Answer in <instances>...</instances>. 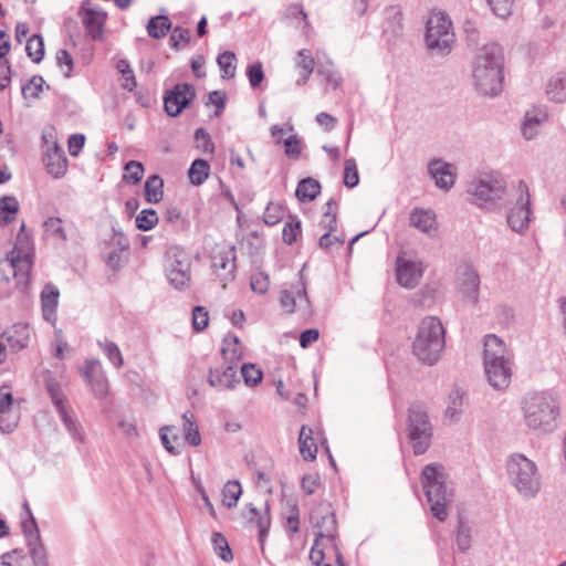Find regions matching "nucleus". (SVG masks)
I'll list each match as a JSON object with an SVG mask.
<instances>
[{
  "mask_svg": "<svg viewBox=\"0 0 566 566\" xmlns=\"http://www.w3.org/2000/svg\"><path fill=\"white\" fill-rule=\"evenodd\" d=\"M470 200L488 211L506 209L509 228L520 234L527 231L531 221V197L527 185L520 180L507 187L504 179L490 175L474 179L468 187Z\"/></svg>",
  "mask_w": 566,
  "mask_h": 566,
  "instance_id": "obj_1",
  "label": "nucleus"
},
{
  "mask_svg": "<svg viewBox=\"0 0 566 566\" xmlns=\"http://www.w3.org/2000/svg\"><path fill=\"white\" fill-rule=\"evenodd\" d=\"M475 90L485 96H497L503 87V52L499 44L484 45L472 67Z\"/></svg>",
  "mask_w": 566,
  "mask_h": 566,
  "instance_id": "obj_2",
  "label": "nucleus"
},
{
  "mask_svg": "<svg viewBox=\"0 0 566 566\" xmlns=\"http://www.w3.org/2000/svg\"><path fill=\"white\" fill-rule=\"evenodd\" d=\"M483 358L489 384L496 390L506 388L511 382L512 363L504 342L495 334L485 336Z\"/></svg>",
  "mask_w": 566,
  "mask_h": 566,
  "instance_id": "obj_3",
  "label": "nucleus"
},
{
  "mask_svg": "<svg viewBox=\"0 0 566 566\" xmlns=\"http://www.w3.org/2000/svg\"><path fill=\"white\" fill-rule=\"evenodd\" d=\"M453 490L448 485V473L441 463L427 464V503L439 522H444L453 503Z\"/></svg>",
  "mask_w": 566,
  "mask_h": 566,
  "instance_id": "obj_4",
  "label": "nucleus"
},
{
  "mask_svg": "<svg viewBox=\"0 0 566 566\" xmlns=\"http://www.w3.org/2000/svg\"><path fill=\"white\" fill-rule=\"evenodd\" d=\"M524 418L526 426L539 433L554 430L555 421L559 415V407L548 392H534L524 400Z\"/></svg>",
  "mask_w": 566,
  "mask_h": 566,
  "instance_id": "obj_5",
  "label": "nucleus"
},
{
  "mask_svg": "<svg viewBox=\"0 0 566 566\" xmlns=\"http://www.w3.org/2000/svg\"><path fill=\"white\" fill-rule=\"evenodd\" d=\"M454 42L451 19L443 11H432L427 19V60L449 55Z\"/></svg>",
  "mask_w": 566,
  "mask_h": 566,
  "instance_id": "obj_6",
  "label": "nucleus"
},
{
  "mask_svg": "<svg viewBox=\"0 0 566 566\" xmlns=\"http://www.w3.org/2000/svg\"><path fill=\"white\" fill-rule=\"evenodd\" d=\"M507 474L517 492L526 497H534L541 490V476L536 464L521 453H515L507 460Z\"/></svg>",
  "mask_w": 566,
  "mask_h": 566,
  "instance_id": "obj_7",
  "label": "nucleus"
},
{
  "mask_svg": "<svg viewBox=\"0 0 566 566\" xmlns=\"http://www.w3.org/2000/svg\"><path fill=\"white\" fill-rule=\"evenodd\" d=\"M25 224H21L20 232L17 235L14 248L7 255V265L9 272L15 282V286L20 292H24L28 287L31 269L33 265V254L29 252L30 239L24 233Z\"/></svg>",
  "mask_w": 566,
  "mask_h": 566,
  "instance_id": "obj_8",
  "label": "nucleus"
},
{
  "mask_svg": "<svg viewBox=\"0 0 566 566\" xmlns=\"http://www.w3.org/2000/svg\"><path fill=\"white\" fill-rule=\"evenodd\" d=\"M191 255L185 249L172 245L165 254V272L169 283L177 290L189 286L191 281Z\"/></svg>",
  "mask_w": 566,
  "mask_h": 566,
  "instance_id": "obj_9",
  "label": "nucleus"
},
{
  "mask_svg": "<svg viewBox=\"0 0 566 566\" xmlns=\"http://www.w3.org/2000/svg\"><path fill=\"white\" fill-rule=\"evenodd\" d=\"M221 353L226 360H230V364L224 369L209 368L208 370V384L218 388L219 390L232 389L239 379L237 378V361L241 358V353L233 347L223 346Z\"/></svg>",
  "mask_w": 566,
  "mask_h": 566,
  "instance_id": "obj_10",
  "label": "nucleus"
},
{
  "mask_svg": "<svg viewBox=\"0 0 566 566\" xmlns=\"http://www.w3.org/2000/svg\"><path fill=\"white\" fill-rule=\"evenodd\" d=\"M446 348V328L436 316H427V366L436 365Z\"/></svg>",
  "mask_w": 566,
  "mask_h": 566,
  "instance_id": "obj_11",
  "label": "nucleus"
},
{
  "mask_svg": "<svg viewBox=\"0 0 566 566\" xmlns=\"http://www.w3.org/2000/svg\"><path fill=\"white\" fill-rule=\"evenodd\" d=\"M196 97V90L192 84L178 83L164 95L166 113L176 117L187 108Z\"/></svg>",
  "mask_w": 566,
  "mask_h": 566,
  "instance_id": "obj_12",
  "label": "nucleus"
},
{
  "mask_svg": "<svg viewBox=\"0 0 566 566\" xmlns=\"http://www.w3.org/2000/svg\"><path fill=\"white\" fill-rule=\"evenodd\" d=\"M21 526L33 566H49L46 549L42 543L35 517L31 516V521H23Z\"/></svg>",
  "mask_w": 566,
  "mask_h": 566,
  "instance_id": "obj_13",
  "label": "nucleus"
},
{
  "mask_svg": "<svg viewBox=\"0 0 566 566\" xmlns=\"http://www.w3.org/2000/svg\"><path fill=\"white\" fill-rule=\"evenodd\" d=\"M457 283L459 292L467 302L473 305L479 303L481 280L472 264L465 263L459 266Z\"/></svg>",
  "mask_w": 566,
  "mask_h": 566,
  "instance_id": "obj_14",
  "label": "nucleus"
},
{
  "mask_svg": "<svg viewBox=\"0 0 566 566\" xmlns=\"http://www.w3.org/2000/svg\"><path fill=\"white\" fill-rule=\"evenodd\" d=\"M311 523L317 530V539H322L324 537L334 539L337 521L331 503L321 502L311 513Z\"/></svg>",
  "mask_w": 566,
  "mask_h": 566,
  "instance_id": "obj_15",
  "label": "nucleus"
},
{
  "mask_svg": "<svg viewBox=\"0 0 566 566\" xmlns=\"http://www.w3.org/2000/svg\"><path fill=\"white\" fill-rule=\"evenodd\" d=\"M80 373L90 385L95 398L102 399L107 395L108 380L98 359H86L84 366L80 367Z\"/></svg>",
  "mask_w": 566,
  "mask_h": 566,
  "instance_id": "obj_16",
  "label": "nucleus"
},
{
  "mask_svg": "<svg viewBox=\"0 0 566 566\" xmlns=\"http://www.w3.org/2000/svg\"><path fill=\"white\" fill-rule=\"evenodd\" d=\"M104 244L109 249L108 252H104L105 263L112 270H119L124 264L123 253L129 249L128 238L120 229L113 226L112 237L108 240H105Z\"/></svg>",
  "mask_w": 566,
  "mask_h": 566,
  "instance_id": "obj_17",
  "label": "nucleus"
},
{
  "mask_svg": "<svg viewBox=\"0 0 566 566\" xmlns=\"http://www.w3.org/2000/svg\"><path fill=\"white\" fill-rule=\"evenodd\" d=\"M427 172L433 179L436 187L443 191H449L457 180V167L442 159H430L427 163Z\"/></svg>",
  "mask_w": 566,
  "mask_h": 566,
  "instance_id": "obj_18",
  "label": "nucleus"
},
{
  "mask_svg": "<svg viewBox=\"0 0 566 566\" xmlns=\"http://www.w3.org/2000/svg\"><path fill=\"white\" fill-rule=\"evenodd\" d=\"M78 14L88 36L93 40L102 39L107 19L106 12L92 7L90 1H85L80 7Z\"/></svg>",
  "mask_w": 566,
  "mask_h": 566,
  "instance_id": "obj_19",
  "label": "nucleus"
},
{
  "mask_svg": "<svg viewBox=\"0 0 566 566\" xmlns=\"http://www.w3.org/2000/svg\"><path fill=\"white\" fill-rule=\"evenodd\" d=\"M424 410L420 403L409 408V440L416 455L424 454Z\"/></svg>",
  "mask_w": 566,
  "mask_h": 566,
  "instance_id": "obj_20",
  "label": "nucleus"
},
{
  "mask_svg": "<svg viewBox=\"0 0 566 566\" xmlns=\"http://www.w3.org/2000/svg\"><path fill=\"white\" fill-rule=\"evenodd\" d=\"M43 164L46 172L55 179L64 177L67 172V157L64 149L56 142L44 151Z\"/></svg>",
  "mask_w": 566,
  "mask_h": 566,
  "instance_id": "obj_21",
  "label": "nucleus"
},
{
  "mask_svg": "<svg viewBox=\"0 0 566 566\" xmlns=\"http://www.w3.org/2000/svg\"><path fill=\"white\" fill-rule=\"evenodd\" d=\"M421 261H412L403 255L397 258V281L406 289H413L422 276Z\"/></svg>",
  "mask_w": 566,
  "mask_h": 566,
  "instance_id": "obj_22",
  "label": "nucleus"
},
{
  "mask_svg": "<svg viewBox=\"0 0 566 566\" xmlns=\"http://www.w3.org/2000/svg\"><path fill=\"white\" fill-rule=\"evenodd\" d=\"M31 336L30 325L17 323L1 334L11 352L17 353L28 347Z\"/></svg>",
  "mask_w": 566,
  "mask_h": 566,
  "instance_id": "obj_23",
  "label": "nucleus"
},
{
  "mask_svg": "<svg viewBox=\"0 0 566 566\" xmlns=\"http://www.w3.org/2000/svg\"><path fill=\"white\" fill-rule=\"evenodd\" d=\"M235 247L234 245H222L218 247L211 256L212 266L216 271H226V275L229 279L234 277L235 264Z\"/></svg>",
  "mask_w": 566,
  "mask_h": 566,
  "instance_id": "obj_24",
  "label": "nucleus"
},
{
  "mask_svg": "<svg viewBox=\"0 0 566 566\" xmlns=\"http://www.w3.org/2000/svg\"><path fill=\"white\" fill-rule=\"evenodd\" d=\"M243 516L249 522L256 523V526L259 528V542L261 543V545H263L271 526V516L268 502L265 503L264 513H260L259 510L252 503H249L245 506Z\"/></svg>",
  "mask_w": 566,
  "mask_h": 566,
  "instance_id": "obj_25",
  "label": "nucleus"
},
{
  "mask_svg": "<svg viewBox=\"0 0 566 566\" xmlns=\"http://www.w3.org/2000/svg\"><path fill=\"white\" fill-rule=\"evenodd\" d=\"M547 117V113L542 108L527 111L521 127L523 136L528 140L535 138L539 133L542 123H544Z\"/></svg>",
  "mask_w": 566,
  "mask_h": 566,
  "instance_id": "obj_26",
  "label": "nucleus"
},
{
  "mask_svg": "<svg viewBox=\"0 0 566 566\" xmlns=\"http://www.w3.org/2000/svg\"><path fill=\"white\" fill-rule=\"evenodd\" d=\"M384 34L388 40L399 38L402 34V10L399 6H389L385 9Z\"/></svg>",
  "mask_w": 566,
  "mask_h": 566,
  "instance_id": "obj_27",
  "label": "nucleus"
},
{
  "mask_svg": "<svg viewBox=\"0 0 566 566\" xmlns=\"http://www.w3.org/2000/svg\"><path fill=\"white\" fill-rule=\"evenodd\" d=\"M60 291L51 283L46 284L41 293V306L43 317L48 322L56 318V307L59 304Z\"/></svg>",
  "mask_w": 566,
  "mask_h": 566,
  "instance_id": "obj_28",
  "label": "nucleus"
},
{
  "mask_svg": "<svg viewBox=\"0 0 566 566\" xmlns=\"http://www.w3.org/2000/svg\"><path fill=\"white\" fill-rule=\"evenodd\" d=\"M13 405V396L10 391L0 389V431L2 433H11L19 423V417H12L10 420L3 418L4 413H10Z\"/></svg>",
  "mask_w": 566,
  "mask_h": 566,
  "instance_id": "obj_29",
  "label": "nucleus"
},
{
  "mask_svg": "<svg viewBox=\"0 0 566 566\" xmlns=\"http://www.w3.org/2000/svg\"><path fill=\"white\" fill-rule=\"evenodd\" d=\"M463 391L454 388L449 395L448 406L444 411V420L449 423H455L460 420L463 412Z\"/></svg>",
  "mask_w": 566,
  "mask_h": 566,
  "instance_id": "obj_30",
  "label": "nucleus"
},
{
  "mask_svg": "<svg viewBox=\"0 0 566 566\" xmlns=\"http://www.w3.org/2000/svg\"><path fill=\"white\" fill-rule=\"evenodd\" d=\"M300 453L305 461H314L317 454V446L313 438V430L302 426L298 437Z\"/></svg>",
  "mask_w": 566,
  "mask_h": 566,
  "instance_id": "obj_31",
  "label": "nucleus"
},
{
  "mask_svg": "<svg viewBox=\"0 0 566 566\" xmlns=\"http://www.w3.org/2000/svg\"><path fill=\"white\" fill-rule=\"evenodd\" d=\"M546 94L553 102H566V73H557L552 76L547 84Z\"/></svg>",
  "mask_w": 566,
  "mask_h": 566,
  "instance_id": "obj_32",
  "label": "nucleus"
},
{
  "mask_svg": "<svg viewBox=\"0 0 566 566\" xmlns=\"http://www.w3.org/2000/svg\"><path fill=\"white\" fill-rule=\"evenodd\" d=\"M321 184L316 179L307 177L298 182L295 195L301 202H310L321 193Z\"/></svg>",
  "mask_w": 566,
  "mask_h": 566,
  "instance_id": "obj_33",
  "label": "nucleus"
},
{
  "mask_svg": "<svg viewBox=\"0 0 566 566\" xmlns=\"http://www.w3.org/2000/svg\"><path fill=\"white\" fill-rule=\"evenodd\" d=\"M296 66L301 69L300 77L297 78L296 84L304 85L315 67V60L308 50L303 49L297 52Z\"/></svg>",
  "mask_w": 566,
  "mask_h": 566,
  "instance_id": "obj_34",
  "label": "nucleus"
},
{
  "mask_svg": "<svg viewBox=\"0 0 566 566\" xmlns=\"http://www.w3.org/2000/svg\"><path fill=\"white\" fill-rule=\"evenodd\" d=\"M182 430L185 440L192 447H198L201 443V436L195 415L187 410L182 413Z\"/></svg>",
  "mask_w": 566,
  "mask_h": 566,
  "instance_id": "obj_35",
  "label": "nucleus"
},
{
  "mask_svg": "<svg viewBox=\"0 0 566 566\" xmlns=\"http://www.w3.org/2000/svg\"><path fill=\"white\" fill-rule=\"evenodd\" d=\"M148 35L153 39H163L171 30L172 23L167 15H155L147 23Z\"/></svg>",
  "mask_w": 566,
  "mask_h": 566,
  "instance_id": "obj_36",
  "label": "nucleus"
},
{
  "mask_svg": "<svg viewBox=\"0 0 566 566\" xmlns=\"http://www.w3.org/2000/svg\"><path fill=\"white\" fill-rule=\"evenodd\" d=\"M57 413L72 439L76 442L83 443L85 436L81 423L70 415L67 408H60Z\"/></svg>",
  "mask_w": 566,
  "mask_h": 566,
  "instance_id": "obj_37",
  "label": "nucleus"
},
{
  "mask_svg": "<svg viewBox=\"0 0 566 566\" xmlns=\"http://www.w3.org/2000/svg\"><path fill=\"white\" fill-rule=\"evenodd\" d=\"M19 201L13 196H3L0 198V226L11 223L19 212Z\"/></svg>",
  "mask_w": 566,
  "mask_h": 566,
  "instance_id": "obj_38",
  "label": "nucleus"
},
{
  "mask_svg": "<svg viewBox=\"0 0 566 566\" xmlns=\"http://www.w3.org/2000/svg\"><path fill=\"white\" fill-rule=\"evenodd\" d=\"M97 345L115 368L118 369L124 366V358L116 343L105 337L104 339H97Z\"/></svg>",
  "mask_w": 566,
  "mask_h": 566,
  "instance_id": "obj_39",
  "label": "nucleus"
},
{
  "mask_svg": "<svg viewBox=\"0 0 566 566\" xmlns=\"http://www.w3.org/2000/svg\"><path fill=\"white\" fill-rule=\"evenodd\" d=\"M209 174H210V165L203 158L195 159L188 170L190 182L193 186L202 185L209 177Z\"/></svg>",
  "mask_w": 566,
  "mask_h": 566,
  "instance_id": "obj_40",
  "label": "nucleus"
},
{
  "mask_svg": "<svg viewBox=\"0 0 566 566\" xmlns=\"http://www.w3.org/2000/svg\"><path fill=\"white\" fill-rule=\"evenodd\" d=\"M164 181L159 175H151L145 182V199L149 203H157L163 199Z\"/></svg>",
  "mask_w": 566,
  "mask_h": 566,
  "instance_id": "obj_41",
  "label": "nucleus"
},
{
  "mask_svg": "<svg viewBox=\"0 0 566 566\" xmlns=\"http://www.w3.org/2000/svg\"><path fill=\"white\" fill-rule=\"evenodd\" d=\"M45 387L56 411H60V408H66L64 403L66 397L63 394L61 384L50 373L45 377Z\"/></svg>",
  "mask_w": 566,
  "mask_h": 566,
  "instance_id": "obj_42",
  "label": "nucleus"
},
{
  "mask_svg": "<svg viewBox=\"0 0 566 566\" xmlns=\"http://www.w3.org/2000/svg\"><path fill=\"white\" fill-rule=\"evenodd\" d=\"M27 55L34 63H40L44 57V41L40 34H32L27 40Z\"/></svg>",
  "mask_w": 566,
  "mask_h": 566,
  "instance_id": "obj_43",
  "label": "nucleus"
},
{
  "mask_svg": "<svg viewBox=\"0 0 566 566\" xmlns=\"http://www.w3.org/2000/svg\"><path fill=\"white\" fill-rule=\"evenodd\" d=\"M242 488L239 481H228L222 490L223 500L222 503L228 509L237 506Z\"/></svg>",
  "mask_w": 566,
  "mask_h": 566,
  "instance_id": "obj_44",
  "label": "nucleus"
},
{
  "mask_svg": "<svg viewBox=\"0 0 566 566\" xmlns=\"http://www.w3.org/2000/svg\"><path fill=\"white\" fill-rule=\"evenodd\" d=\"M237 57L234 52L224 51L220 53L217 57V63L221 70L222 78H232L235 75V62Z\"/></svg>",
  "mask_w": 566,
  "mask_h": 566,
  "instance_id": "obj_45",
  "label": "nucleus"
},
{
  "mask_svg": "<svg viewBox=\"0 0 566 566\" xmlns=\"http://www.w3.org/2000/svg\"><path fill=\"white\" fill-rule=\"evenodd\" d=\"M211 544L216 554L224 562H231L233 559L232 551L229 543L223 534L214 532L211 536Z\"/></svg>",
  "mask_w": 566,
  "mask_h": 566,
  "instance_id": "obj_46",
  "label": "nucleus"
},
{
  "mask_svg": "<svg viewBox=\"0 0 566 566\" xmlns=\"http://www.w3.org/2000/svg\"><path fill=\"white\" fill-rule=\"evenodd\" d=\"M62 223V220L57 217L48 218L43 222L45 235L57 241H65L66 233Z\"/></svg>",
  "mask_w": 566,
  "mask_h": 566,
  "instance_id": "obj_47",
  "label": "nucleus"
},
{
  "mask_svg": "<svg viewBox=\"0 0 566 566\" xmlns=\"http://www.w3.org/2000/svg\"><path fill=\"white\" fill-rule=\"evenodd\" d=\"M317 73L324 76L326 83L331 85L333 90H336L342 82L340 74L335 70L334 63L331 60L321 63Z\"/></svg>",
  "mask_w": 566,
  "mask_h": 566,
  "instance_id": "obj_48",
  "label": "nucleus"
},
{
  "mask_svg": "<svg viewBox=\"0 0 566 566\" xmlns=\"http://www.w3.org/2000/svg\"><path fill=\"white\" fill-rule=\"evenodd\" d=\"M158 220L155 209H144L136 216V227L142 231H149L158 223Z\"/></svg>",
  "mask_w": 566,
  "mask_h": 566,
  "instance_id": "obj_49",
  "label": "nucleus"
},
{
  "mask_svg": "<svg viewBox=\"0 0 566 566\" xmlns=\"http://www.w3.org/2000/svg\"><path fill=\"white\" fill-rule=\"evenodd\" d=\"M303 271H304V269H302L298 272V282L293 286V289H294L293 294L296 297V300L298 298V301H300V310L303 308V303H304L305 311L310 313L311 312V302H310V297L307 294L306 281L304 279Z\"/></svg>",
  "mask_w": 566,
  "mask_h": 566,
  "instance_id": "obj_50",
  "label": "nucleus"
},
{
  "mask_svg": "<svg viewBox=\"0 0 566 566\" xmlns=\"http://www.w3.org/2000/svg\"><path fill=\"white\" fill-rule=\"evenodd\" d=\"M241 247L245 249L250 255H258L264 248V241L256 232H250L242 239Z\"/></svg>",
  "mask_w": 566,
  "mask_h": 566,
  "instance_id": "obj_51",
  "label": "nucleus"
},
{
  "mask_svg": "<svg viewBox=\"0 0 566 566\" xmlns=\"http://www.w3.org/2000/svg\"><path fill=\"white\" fill-rule=\"evenodd\" d=\"M45 81L41 75H33L28 83L22 85L21 92L24 98L29 96L32 98H39L40 93L43 90Z\"/></svg>",
  "mask_w": 566,
  "mask_h": 566,
  "instance_id": "obj_52",
  "label": "nucleus"
},
{
  "mask_svg": "<svg viewBox=\"0 0 566 566\" xmlns=\"http://www.w3.org/2000/svg\"><path fill=\"white\" fill-rule=\"evenodd\" d=\"M241 375L247 386L254 387L263 379V373L253 364H243Z\"/></svg>",
  "mask_w": 566,
  "mask_h": 566,
  "instance_id": "obj_53",
  "label": "nucleus"
},
{
  "mask_svg": "<svg viewBox=\"0 0 566 566\" xmlns=\"http://www.w3.org/2000/svg\"><path fill=\"white\" fill-rule=\"evenodd\" d=\"M472 533L469 525L462 520H459L457 532V546L461 552H465L471 546Z\"/></svg>",
  "mask_w": 566,
  "mask_h": 566,
  "instance_id": "obj_54",
  "label": "nucleus"
},
{
  "mask_svg": "<svg viewBox=\"0 0 566 566\" xmlns=\"http://www.w3.org/2000/svg\"><path fill=\"white\" fill-rule=\"evenodd\" d=\"M56 65L63 72L64 77L69 78L72 76L74 69V60L70 52L65 49H59L56 51Z\"/></svg>",
  "mask_w": 566,
  "mask_h": 566,
  "instance_id": "obj_55",
  "label": "nucleus"
},
{
  "mask_svg": "<svg viewBox=\"0 0 566 566\" xmlns=\"http://www.w3.org/2000/svg\"><path fill=\"white\" fill-rule=\"evenodd\" d=\"M359 184V175L354 158L345 160L344 164V185L348 188H354Z\"/></svg>",
  "mask_w": 566,
  "mask_h": 566,
  "instance_id": "obj_56",
  "label": "nucleus"
},
{
  "mask_svg": "<svg viewBox=\"0 0 566 566\" xmlns=\"http://www.w3.org/2000/svg\"><path fill=\"white\" fill-rule=\"evenodd\" d=\"M144 166L142 163L130 160L125 165L124 179L133 185L138 184L144 176Z\"/></svg>",
  "mask_w": 566,
  "mask_h": 566,
  "instance_id": "obj_57",
  "label": "nucleus"
},
{
  "mask_svg": "<svg viewBox=\"0 0 566 566\" xmlns=\"http://www.w3.org/2000/svg\"><path fill=\"white\" fill-rule=\"evenodd\" d=\"M492 12L499 18L505 19L512 14L514 0H486Z\"/></svg>",
  "mask_w": 566,
  "mask_h": 566,
  "instance_id": "obj_58",
  "label": "nucleus"
},
{
  "mask_svg": "<svg viewBox=\"0 0 566 566\" xmlns=\"http://www.w3.org/2000/svg\"><path fill=\"white\" fill-rule=\"evenodd\" d=\"M284 217L283 207L279 203L270 202L264 211L263 221L268 226L277 224Z\"/></svg>",
  "mask_w": 566,
  "mask_h": 566,
  "instance_id": "obj_59",
  "label": "nucleus"
},
{
  "mask_svg": "<svg viewBox=\"0 0 566 566\" xmlns=\"http://www.w3.org/2000/svg\"><path fill=\"white\" fill-rule=\"evenodd\" d=\"M190 38L191 32L189 29H185L182 27H175L169 38V44L174 50L178 51L181 49L180 42L182 41L184 44L187 45L190 42Z\"/></svg>",
  "mask_w": 566,
  "mask_h": 566,
  "instance_id": "obj_60",
  "label": "nucleus"
},
{
  "mask_svg": "<svg viewBox=\"0 0 566 566\" xmlns=\"http://www.w3.org/2000/svg\"><path fill=\"white\" fill-rule=\"evenodd\" d=\"M302 233L301 228V221L300 220H292L290 222H286L283 228V241L292 245L294 242H296L298 235Z\"/></svg>",
  "mask_w": 566,
  "mask_h": 566,
  "instance_id": "obj_61",
  "label": "nucleus"
},
{
  "mask_svg": "<svg viewBox=\"0 0 566 566\" xmlns=\"http://www.w3.org/2000/svg\"><path fill=\"white\" fill-rule=\"evenodd\" d=\"M209 324V314L206 307L195 306L192 308V327L197 332H201L207 328Z\"/></svg>",
  "mask_w": 566,
  "mask_h": 566,
  "instance_id": "obj_62",
  "label": "nucleus"
},
{
  "mask_svg": "<svg viewBox=\"0 0 566 566\" xmlns=\"http://www.w3.org/2000/svg\"><path fill=\"white\" fill-rule=\"evenodd\" d=\"M247 76L249 78L250 86L256 88L264 80V72L260 62L250 65L247 70Z\"/></svg>",
  "mask_w": 566,
  "mask_h": 566,
  "instance_id": "obj_63",
  "label": "nucleus"
},
{
  "mask_svg": "<svg viewBox=\"0 0 566 566\" xmlns=\"http://www.w3.org/2000/svg\"><path fill=\"white\" fill-rule=\"evenodd\" d=\"M270 286L269 275L264 272H256L251 276V289L252 291L264 294L268 292Z\"/></svg>",
  "mask_w": 566,
  "mask_h": 566,
  "instance_id": "obj_64",
  "label": "nucleus"
}]
</instances>
